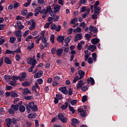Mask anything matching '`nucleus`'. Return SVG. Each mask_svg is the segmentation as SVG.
Masks as SVG:
<instances>
[{"label":"nucleus","mask_w":127,"mask_h":127,"mask_svg":"<svg viewBox=\"0 0 127 127\" xmlns=\"http://www.w3.org/2000/svg\"><path fill=\"white\" fill-rule=\"evenodd\" d=\"M18 109L20 113H24L25 112V107L22 105V101H20L16 105H12L11 108L8 109V113L10 115H13L15 114V112L18 111Z\"/></svg>","instance_id":"nucleus-1"},{"label":"nucleus","mask_w":127,"mask_h":127,"mask_svg":"<svg viewBox=\"0 0 127 127\" xmlns=\"http://www.w3.org/2000/svg\"><path fill=\"white\" fill-rule=\"evenodd\" d=\"M26 110L28 114H29V113L31 112V110H32L33 112H37L38 108H37V105H34V102L31 101L29 102L28 104H26Z\"/></svg>","instance_id":"nucleus-2"},{"label":"nucleus","mask_w":127,"mask_h":127,"mask_svg":"<svg viewBox=\"0 0 127 127\" xmlns=\"http://www.w3.org/2000/svg\"><path fill=\"white\" fill-rule=\"evenodd\" d=\"M50 28L52 30H56L58 32L61 30V26L58 25L57 27V25L53 23L51 25Z\"/></svg>","instance_id":"nucleus-3"},{"label":"nucleus","mask_w":127,"mask_h":127,"mask_svg":"<svg viewBox=\"0 0 127 127\" xmlns=\"http://www.w3.org/2000/svg\"><path fill=\"white\" fill-rule=\"evenodd\" d=\"M59 91H61V92H62V93H63V94H64V95H68V93H69V91L67 90V87H66L65 86L59 87Z\"/></svg>","instance_id":"nucleus-4"},{"label":"nucleus","mask_w":127,"mask_h":127,"mask_svg":"<svg viewBox=\"0 0 127 127\" xmlns=\"http://www.w3.org/2000/svg\"><path fill=\"white\" fill-rule=\"evenodd\" d=\"M28 64L35 66V65H36V59H34V58H30L28 61Z\"/></svg>","instance_id":"nucleus-5"},{"label":"nucleus","mask_w":127,"mask_h":127,"mask_svg":"<svg viewBox=\"0 0 127 127\" xmlns=\"http://www.w3.org/2000/svg\"><path fill=\"white\" fill-rule=\"evenodd\" d=\"M86 83L88 85H90V83H91L92 86H94L95 85V80H94V78L92 77H88L86 79Z\"/></svg>","instance_id":"nucleus-6"},{"label":"nucleus","mask_w":127,"mask_h":127,"mask_svg":"<svg viewBox=\"0 0 127 127\" xmlns=\"http://www.w3.org/2000/svg\"><path fill=\"white\" fill-rule=\"evenodd\" d=\"M82 37V34L81 33L76 34L75 36V38L74 39V42H77L78 40H81Z\"/></svg>","instance_id":"nucleus-7"},{"label":"nucleus","mask_w":127,"mask_h":127,"mask_svg":"<svg viewBox=\"0 0 127 127\" xmlns=\"http://www.w3.org/2000/svg\"><path fill=\"white\" fill-rule=\"evenodd\" d=\"M43 75V71L42 70H39L38 72H36L34 75V77L36 79H37L38 78H40Z\"/></svg>","instance_id":"nucleus-8"},{"label":"nucleus","mask_w":127,"mask_h":127,"mask_svg":"<svg viewBox=\"0 0 127 127\" xmlns=\"http://www.w3.org/2000/svg\"><path fill=\"white\" fill-rule=\"evenodd\" d=\"M89 29L90 31L93 32L94 33H97V32H98V29H97L96 27H94L93 25H90L89 26Z\"/></svg>","instance_id":"nucleus-9"},{"label":"nucleus","mask_w":127,"mask_h":127,"mask_svg":"<svg viewBox=\"0 0 127 127\" xmlns=\"http://www.w3.org/2000/svg\"><path fill=\"white\" fill-rule=\"evenodd\" d=\"M64 39H65V37L60 35L57 37V40L59 43H62L64 41Z\"/></svg>","instance_id":"nucleus-10"},{"label":"nucleus","mask_w":127,"mask_h":127,"mask_svg":"<svg viewBox=\"0 0 127 127\" xmlns=\"http://www.w3.org/2000/svg\"><path fill=\"white\" fill-rule=\"evenodd\" d=\"M87 49L89 51H91V52H94L95 50L97 49V47H96L95 45H91L88 47Z\"/></svg>","instance_id":"nucleus-11"},{"label":"nucleus","mask_w":127,"mask_h":127,"mask_svg":"<svg viewBox=\"0 0 127 127\" xmlns=\"http://www.w3.org/2000/svg\"><path fill=\"white\" fill-rule=\"evenodd\" d=\"M5 122H6L7 127H10V126L12 125L11 119L10 118L6 119L5 120Z\"/></svg>","instance_id":"nucleus-12"},{"label":"nucleus","mask_w":127,"mask_h":127,"mask_svg":"<svg viewBox=\"0 0 127 127\" xmlns=\"http://www.w3.org/2000/svg\"><path fill=\"white\" fill-rule=\"evenodd\" d=\"M27 76V74H26V72H22L21 74V76H20V78H19L20 82H21L22 80H23L24 79H25Z\"/></svg>","instance_id":"nucleus-13"},{"label":"nucleus","mask_w":127,"mask_h":127,"mask_svg":"<svg viewBox=\"0 0 127 127\" xmlns=\"http://www.w3.org/2000/svg\"><path fill=\"white\" fill-rule=\"evenodd\" d=\"M60 8H61V6H60L59 4H56L54 6L55 12H59V11H60Z\"/></svg>","instance_id":"nucleus-14"},{"label":"nucleus","mask_w":127,"mask_h":127,"mask_svg":"<svg viewBox=\"0 0 127 127\" xmlns=\"http://www.w3.org/2000/svg\"><path fill=\"white\" fill-rule=\"evenodd\" d=\"M91 43H92V44H94V45L98 44V43L100 42V39L98 38L92 39L91 40Z\"/></svg>","instance_id":"nucleus-15"},{"label":"nucleus","mask_w":127,"mask_h":127,"mask_svg":"<svg viewBox=\"0 0 127 127\" xmlns=\"http://www.w3.org/2000/svg\"><path fill=\"white\" fill-rule=\"evenodd\" d=\"M94 13H95V14H96L99 15V14L101 13V9H100L99 7L94 6Z\"/></svg>","instance_id":"nucleus-16"},{"label":"nucleus","mask_w":127,"mask_h":127,"mask_svg":"<svg viewBox=\"0 0 127 127\" xmlns=\"http://www.w3.org/2000/svg\"><path fill=\"white\" fill-rule=\"evenodd\" d=\"M83 80H80V81H78L77 84L76 85V89L77 90H79L80 88H82L83 87Z\"/></svg>","instance_id":"nucleus-17"},{"label":"nucleus","mask_w":127,"mask_h":127,"mask_svg":"<svg viewBox=\"0 0 127 127\" xmlns=\"http://www.w3.org/2000/svg\"><path fill=\"white\" fill-rule=\"evenodd\" d=\"M4 61L6 64H9V65H10V64L12 63V62H11V60H10V59H9V58L7 57H5L4 59Z\"/></svg>","instance_id":"nucleus-18"},{"label":"nucleus","mask_w":127,"mask_h":127,"mask_svg":"<svg viewBox=\"0 0 127 127\" xmlns=\"http://www.w3.org/2000/svg\"><path fill=\"white\" fill-rule=\"evenodd\" d=\"M62 53H63V49H58L57 50V55L60 57L62 56Z\"/></svg>","instance_id":"nucleus-19"},{"label":"nucleus","mask_w":127,"mask_h":127,"mask_svg":"<svg viewBox=\"0 0 127 127\" xmlns=\"http://www.w3.org/2000/svg\"><path fill=\"white\" fill-rule=\"evenodd\" d=\"M78 74L80 76L79 79H83L84 76H85V72L83 71V70H79L78 71Z\"/></svg>","instance_id":"nucleus-20"},{"label":"nucleus","mask_w":127,"mask_h":127,"mask_svg":"<svg viewBox=\"0 0 127 127\" xmlns=\"http://www.w3.org/2000/svg\"><path fill=\"white\" fill-rule=\"evenodd\" d=\"M68 105H69V103H68V102H65L64 104L63 105H62L61 107V108L62 109V110H66V109H67V108H68Z\"/></svg>","instance_id":"nucleus-21"},{"label":"nucleus","mask_w":127,"mask_h":127,"mask_svg":"<svg viewBox=\"0 0 127 127\" xmlns=\"http://www.w3.org/2000/svg\"><path fill=\"white\" fill-rule=\"evenodd\" d=\"M87 112L86 110H82V111L80 113V117H82V118H86L87 117Z\"/></svg>","instance_id":"nucleus-22"},{"label":"nucleus","mask_w":127,"mask_h":127,"mask_svg":"<svg viewBox=\"0 0 127 127\" xmlns=\"http://www.w3.org/2000/svg\"><path fill=\"white\" fill-rule=\"evenodd\" d=\"M23 94L24 95H27V94H31V91L28 88H25L23 90Z\"/></svg>","instance_id":"nucleus-23"},{"label":"nucleus","mask_w":127,"mask_h":127,"mask_svg":"<svg viewBox=\"0 0 127 127\" xmlns=\"http://www.w3.org/2000/svg\"><path fill=\"white\" fill-rule=\"evenodd\" d=\"M28 49L29 50H31V49H33L34 48V43H32L31 44L29 43L27 46Z\"/></svg>","instance_id":"nucleus-24"},{"label":"nucleus","mask_w":127,"mask_h":127,"mask_svg":"<svg viewBox=\"0 0 127 127\" xmlns=\"http://www.w3.org/2000/svg\"><path fill=\"white\" fill-rule=\"evenodd\" d=\"M22 86L24 87H27V86H30L31 85V83L28 81H25V82L22 83Z\"/></svg>","instance_id":"nucleus-25"},{"label":"nucleus","mask_w":127,"mask_h":127,"mask_svg":"<svg viewBox=\"0 0 127 127\" xmlns=\"http://www.w3.org/2000/svg\"><path fill=\"white\" fill-rule=\"evenodd\" d=\"M18 79L19 80L20 79V76L14 75L11 77V80H12V81H15L16 82Z\"/></svg>","instance_id":"nucleus-26"},{"label":"nucleus","mask_w":127,"mask_h":127,"mask_svg":"<svg viewBox=\"0 0 127 127\" xmlns=\"http://www.w3.org/2000/svg\"><path fill=\"white\" fill-rule=\"evenodd\" d=\"M15 40H16V38H15V37L12 36L9 38V42L12 44L14 43V41H15Z\"/></svg>","instance_id":"nucleus-27"},{"label":"nucleus","mask_w":127,"mask_h":127,"mask_svg":"<svg viewBox=\"0 0 127 127\" xmlns=\"http://www.w3.org/2000/svg\"><path fill=\"white\" fill-rule=\"evenodd\" d=\"M50 41L52 44H54L55 42V37L54 36V35H51L50 37Z\"/></svg>","instance_id":"nucleus-28"},{"label":"nucleus","mask_w":127,"mask_h":127,"mask_svg":"<svg viewBox=\"0 0 127 127\" xmlns=\"http://www.w3.org/2000/svg\"><path fill=\"white\" fill-rule=\"evenodd\" d=\"M15 36H16V37H22V34H21V31L20 30L17 31L15 33Z\"/></svg>","instance_id":"nucleus-29"},{"label":"nucleus","mask_w":127,"mask_h":127,"mask_svg":"<svg viewBox=\"0 0 127 127\" xmlns=\"http://www.w3.org/2000/svg\"><path fill=\"white\" fill-rule=\"evenodd\" d=\"M68 108L69 109V111H70V112H71L72 114H75V112H76V111L75 110V109H74V107H73L71 106V105H69Z\"/></svg>","instance_id":"nucleus-30"},{"label":"nucleus","mask_w":127,"mask_h":127,"mask_svg":"<svg viewBox=\"0 0 127 127\" xmlns=\"http://www.w3.org/2000/svg\"><path fill=\"white\" fill-rule=\"evenodd\" d=\"M5 54H13V55H14V52L10 51L9 50H6L5 52Z\"/></svg>","instance_id":"nucleus-31"},{"label":"nucleus","mask_w":127,"mask_h":127,"mask_svg":"<svg viewBox=\"0 0 127 127\" xmlns=\"http://www.w3.org/2000/svg\"><path fill=\"white\" fill-rule=\"evenodd\" d=\"M64 114L62 113H59L58 115V119L61 121L62 119L64 118Z\"/></svg>","instance_id":"nucleus-32"},{"label":"nucleus","mask_w":127,"mask_h":127,"mask_svg":"<svg viewBox=\"0 0 127 127\" xmlns=\"http://www.w3.org/2000/svg\"><path fill=\"white\" fill-rule=\"evenodd\" d=\"M80 27H82L83 29H85L87 27V24L85 23V22H82L79 25Z\"/></svg>","instance_id":"nucleus-33"},{"label":"nucleus","mask_w":127,"mask_h":127,"mask_svg":"<svg viewBox=\"0 0 127 127\" xmlns=\"http://www.w3.org/2000/svg\"><path fill=\"white\" fill-rule=\"evenodd\" d=\"M92 55L94 62H96L97 61V54L93 53Z\"/></svg>","instance_id":"nucleus-34"},{"label":"nucleus","mask_w":127,"mask_h":127,"mask_svg":"<svg viewBox=\"0 0 127 127\" xmlns=\"http://www.w3.org/2000/svg\"><path fill=\"white\" fill-rule=\"evenodd\" d=\"M77 21H78V18H74L71 20L70 24H75V22H77Z\"/></svg>","instance_id":"nucleus-35"},{"label":"nucleus","mask_w":127,"mask_h":127,"mask_svg":"<svg viewBox=\"0 0 127 127\" xmlns=\"http://www.w3.org/2000/svg\"><path fill=\"white\" fill-rule=\"evenodd\" d=\"M51 11V6L49 5L47 7V9L46 10L45 14H47V13H48V12H50Z\"/></svg>","instance_id":"nucleus-36"},{"label":"nucleus","mask_w":127,"mask_h":127,"mask_svg":"<svg viewBox=\"0 0 127 127\" xmlns=\"http://www.w3.org/2000/svg\"><path fill=\"white\" fill-rule=\"evenodd\" d=\"M42 7L41 6L37 7L35 9V12H38V13H40V11Z\"/></svg>","instance_id":"nucleus-37"},{"label":"nucleus","mask_w":127,"mask_h":127,"mask_svg":"<svg viewBox=\"0 0 127 127\" xmlns=\"http://www.w3.org/2000/svg\"><path fill=\"white\" fill-rule=\"evenodd\" d=\"M27 1L28 2H26L24 4V6H25V7H28L29 4H30V2L31 1L30 0H27Z\"/></svg>","instance_id":"nucleus-38"},{"label":"nucleus","mask_w":127,"mask_h":127,"mask_svg":"<svg viewBox=\"0 0 127 127\" xmlns=\"http://www.w3.org/2000/svg\"><path fill=\"white\" fill-rule=\"evenodd\" d=\"M27 9H24L21 11V14H22V15L25 16L26 15V14H27Z\"/></svg>","instance_id":"nucleus-39"},{"label":"nucleus","mask_w":127,"mask_h":127,"mask_svg":"<svg viewBox=\"0 0 127 127\" xmlns=\"http://www.w3.org/2000/svg\"><path fill=\"white\" fill-rule=\"evenodd\" d=\"M9 84L11 86H13V87H15V86H16V81L14 80H13V81H10Z\"/></svg>","instance_id":"nucleus-40"},{"label":"nucleus","mask_w":127,"mask_h":127,"mask_svg":"<svg viewBox=\"0 0 127 127\" xmlns=\"http://www.w3.org/2000/svg\"><path fill=\"white\" fill-rule=\"evenodd\" d=\"M11 97L12 98H16V97H17V93H15L14 91L11 92Z\"/></svg>","instance_id":"nucleus-41"},{"label":"nucleus","mask_w":127,"mask_h":127,"mask_svg":"<svg viewBox=\"0 0 127 127\" xmlns=\"http://www.w3.org/2000/svg\"><path fill=\"white\" fill-rule=\"evenodd\" d=\"M87 95H84L82 98V102L83 103H84L85 102H87L88 101V99H87Z\"/></svg>","instance_id":"nucleus-42"},{"label":"nucleus","mask_w":127,"mask_h":127,"mask_svg":"<svg viewBox=\"0 0 127 127\" xmlns=\"http://www.w3.org/2000/svg\"><path fill=\"white\" fill-rule=\"evenodd\" d=\"M65 43H69L70 41H71V37H68L66 38L64 40Z\"/></svg>","instance_id":"nucleus-43"},{"label":"nucleus","mask_w":127,"mask_h":127,"mask_svg":"<svg viewBox=\"0 0 127 127\" xmlns=\"http://www.w3.org/2000/svg\"><path fill=\"white\" fill-rule=\"evenodd\" d=\"M88 87L89 86L88 85H85L84 87H82L81 90L83 91V92H86V91H87V90H88Z\"/></svg>","instance_id":"nucleus-44"},{"label":"nucleus","mask_w":127,"mask_h":127,"mask_svg":"<svg viewBox=\"0 0 127 127\" xmlns=\"http://www.w3.org/2000/svg\"><path fill=\"white\" fill-rule=\"evenodd\" d=\"M67 119L66 117H64L61 120V121L64 124H66V123H67Z\"/></svg>","instance_id":"nucleus-45"},{"label":"nucleus","mask_w":127,"mask_h":127,"mask_svg":"<svg viewBox=\"0 0 127 127\" xmlns=\"http://www.w3.org/2000/svg\"><path fill=\"white\" fill-rule=\"evenodd\" d=\"M20 5L19 4V3L16 2V3H14L13 4V8L16 9V8H17V7H19V6Z\"/></svg>","instance_id":"nucleus-46"},{"label":"nucleus","mask_w":127,"mask_h":127,"mask_svg":"<svg viewBox=\"0 0 127 127\" xmlns=\"http://www.w3.org/2000/svg\"><path fill=\"white\" fill-rule=\"evenodd\" d=\"M71 122L72 123L76 124V125H78V124H79V122L76 119H75V118H73L71 120Z\"/></svg>","instance_id":"nucleus-47"},{"label":"nucleus","mask_w":127,"mask_h":127,"mask_svg":"<svg viewBox=\"0 0 127 127\" xmlns=\"http://www.w3.org/2000/svg\"><path fill=\"white\" fill-rule=\"evenodd\" d=\"M57 51L56 50V48H54L51 50V53L53 54V55H55V54H56Z\"/></svg>","instance_id":"nucleus-48"},{"label":"nucleus","mask_w":127,"mask_h":127,"mask_svg":"<svg viewBox=\"0 0 127 127\" xmlns=\"http://www.w3.org/2000/svg\"><path fill=\"white\" fill-rule=\"evenodd\" d=\"M59 17H60V16L58 15H56V17H53L54 21H58V20H59Z\"/></svg>","instance_id":"nucleus-49"},{"label":"nucleus","mask_w":127,"mask_h":127,"mask_svg":"<svg viewBox=\"0 0 127 127\" xmlns=\"http://www.w3.org/2000/svg\"><path fill=\"white\" fill-rule=\"evenodd\" d=\"M11 120L12 124H13V125H16L17 123V120H16L15 118H12Z\"/></svg>","instance_id":"nucleus-50"},{"label":"nucleus","mask_w":127,"mask_h":127,"mask_svg":"<svg viewBox=\"0 0 127 127\" xmlns=\"http://www.w3.org/2000/svg\"><path fill=\"white\" fill-rule=\"evenodd\" d=\"M5 24L3 23L2 24L0 25V30H3L4 28H5Z\"/></svg>","instance_id":"nucleus-51"},{"label":"nucleus","mask_w":127,"mask_h":127,"mask_svg":"<svg viewBox=\"0 0 127 127\" xmlns=\"http://www.w3.org/2000/svg\"><path fill=\"white\" fill-rule=\"evenodd\" d=\"M57 99H59V100H62L63 98H62V94H56V97Z\"/></svg>","instance_id":"nucleus-52"},{"label":"nucleus","mask_w":127,"mask_h":127,"mask_svg":"<svg viewBox=\"0 0 127 127\" xmlns=\"http://www.w3.org/2000/svg\"><path fill=\"white\" fill-rule=\"evenodd\" d=\"M33 13L32 12H30L29 13H28L27 15H26V18H29V17L33 16Z\"/></svg>","instance_id":"nucleus-53"},{"label":"nucleus","mask_w":127,"mask_h":127,"mask_svg":"<svg viewBox=\"0 0 127 127\" xmlns=\"http://www.w3.org/2000/svg\"><path fill=\"white\" fill-rule=\"evenodd\" d=\"M91 17H92V19H97V18H98V14L94 13L92 15Z\"/></svg>","instance_id":"nucleus-54"},{"label":"nucleus","mask_w":127,"mask_h":127,"mask_svg":"<svg viewBox=\"0 0 127 127\" xmlns=\"http://www.w3.org/2000/svg\"><path fill=\"white\" fill-rule=\"evenodd\" d=\"M70 104H71V106H74V105H76L77 104V100H73L72 101H71Z\"/></svg>","instance_id":"nucleus-55"},{"label":"nucleus","mask_w":127,"mask_h":127,"mask_svg":"<svg viewBox=\"0 0 127 127\" xmlns=\"http://www.w3.org/2000/svg\"><path fill=\"white\" fill-rule=\"evenodd\" d=\"M85 37L86 39V40H90V38H91V35L89 34H85Z\"/></svg>","instance_id":"nucleus-56"},{"label":"nucleus","mask_w":127,"mask_h":127,"mask_svg":"<svg viewBox=\"0 0 127 127\" xmlns=\"http://www.w3.org/2000/svg\"><path fill=\"white\" fill-rule=\"evenodd\" d=\"M4 113H5L4 109L3 108H0V115H3Z\"/></svg>","instance_id":"nucleus-57"},{"label":"nucleus","mask_w":127,"mask_h":127,"mask_svg":"<svg viewBox=\"0 0 127 127\" xmlns=\"http://www.w3.org/2000/svg\"><path fill=\"white\" fill-rule=\"evenodd\" d=\"M14 52V55L15 53H21V51L20 50V48H18L17 49H16L15 51H13Z\"/></svg>","instance_id":"nucleus-58"},{"label":"nucleus","mask_w":127,"mask_h":127,"mask_svg":"<svg viewBox=\"0 0 127 127\" xmlns=\"http://www.w3.org/2000/svg\"><path fill=\"white\" fill-rule=\"evenodd\" d=\"M38 84L41 85L43 83V79L42 78H39L37 80Z\"/></svg>","instance_id":"nucleus-59"},{"label":"nucleus","mask_w":127,"mask_h":127,"mask_svg":"<svg viewBox=\"0 0 127 127\" xmlns=\"http://www.w3.org/2000/svg\"><path fill=\"white\" fill-rule=\"evenodd\" d=\"M78 80H81L79 76H75L73 79V83H76Z\"/></svg>","instance_id":"nucleus-60"},{"label":"nucleus","mask_w":127,"mask_h":127,"mask_svg":"<svg viewBox=\"0 0 127 127\" xmlns=\"http://www.w3.org/2000/svg\"><path fill=\"white\" fill-rule=\"evenodd\" d=\"M87 7L84 6L83 7H82L81 8V10H80V12H85V11H86Z\"/></svg>","instance_id":"nucleus-61"},{"label":"nucleus","mask_w":127,"mask_h":127,"mask_svg":"<svg viewBox=\"0 0 127 127\" xmlns=\"http://www.w3.org/2000/svg\"><path fill=\"white\" fill-rule=\"evenodd\" d=\"M55 11H53V10H51V11H50V15H51V16H55L56 15V13H55Z\"/></svg>","instance_id":"nucleus-62"},{"label":"nucleus","mask_w":127,"mask_h":127,"mask_svg":"<svg viewBox=\"0 0 127 127\" xmlns=\"http://www.w3.org/2000/svg\"><path fill=\"white\" fill-rule=\"evenodd\" d=\"M52 23V22H49V23H46L45 25L44 26L45 28H49L50 24Z\"/></svg>","instance_id":"nucleus-63"},{"label":"nucleus","mask_w":127,"mask_h":127,"mask_svg":"<svg viewBox=\"0 0 127 127\" xmlns=\"http://www.w3.org/2000/svg\"><path fill=\"white\" fill-rule=\"evenodd\" d=\"M87 62L89 63V64H92V63H93V59H92L91 57H89L87 60Z\"/></svg>","instance_id":"nucleus-64"}]
</instances>
